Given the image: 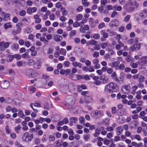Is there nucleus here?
Instances as JSON below:
<instances>
[{
    "label": "nucleus",
    "instance_id": "obj_16",
    "mask_svg": "<svg viewBox=\"0 0 147 147\" xmlns=\"http://www.w3.org/2000/svg\"><path fill=\"white\" fill-rule=\"evenodd\" d=\"M119 63V61H114L112 63H111L110 65L112 67L116 68L118 67Z\"/></svg>",
    "mask_w": 147,
    "mask_h": 147
},
{
    "label": "nucleus",
    "instance_id": "obj_1",
    "mask_svg": "<svg viewBox=\"0 0 147 147\" xmlns=\"http://www.w3.org/2000/svg\"><path fill=\"white\" fill-rule=\"evenodd\" d=\"M118 90L117 84L115 83L110 82L106 85L105 88V92L107 93L116 92Z\"/></svg>",
    "mask_w": 147,
    "mask_h": 147
},
{
    "label": "nucleus",
    "instance_id": "obj_28",
    "mask_svg": "<svg viewBox=\"0 0 147 147\" xmlns=\"http://www.w3.org/2000/svg\"><path fill=\"white\" fill-rule=\"evenodd\" d=\"M111 77L113 79V80L117 81V77L116 74V72H113L112 74L111 75Z\"/></svg>",
    "mask_w": 147,
    "mask_h": 147
},
{
    "label": "nucleus",
    "instance_id": "obj_40",
    "mask_svg": "<svg viewBox=\"0 0 147 147\" xmlns=\"http://www.w3.org/2000/svg\"><path fill=\"white\" fill-rule=\"evenodd\" d=\"M77 118L75 117H72L70 119V122L72 123H75L77 120Z\"/></svg>",
    "mask_w": 147,
    "mask_h": 147
},
{
    "label": "nucleus",
    "instance_id": "obj_44",
    "mask_svg": "<svg viewBox=\"0 0 147 147\" xmlns=\"http://www.w3.org/2000/svg\"><path fill=\"white\" fill-rule=\"evenodd\" d=\"M130 65L133 68H136L138 66L137 64L132 62H131L130 63Z\"/></svg>",
    "mask_w": 147,
    "mask_h": 147
},
{
    "label": "nucleus",
    "instance_id": "obj_15",
    "mask_svg": "<svg viewBox=\"0 0 147 147\" xmlns=\"http://www.w3.org/2000/svg\"><path fill=\"white\" fill-rule=\"evenodd\" d=\"M35 61L33 59H30L26 61V64L30 66L33 65H35Z\"/></svg>",
    "mask_w": 147,
    "mask_h": 147
},
{
    "label": "nucleus",
    "instance_id": "obj_2",
    "mask_svg": "<svg viewBox=\"0 0 147 147\" xmlns=\"http://www.w3.org/2000/svg\"><path fill=\"white\" fill-rule=\"evenodd\" d=\"M33 137V134H29L27 132L24 134L22 139L24 142H29L32 140Z\"/></svg>",
    "mask_w": 147,
    "mask_h": 147
},
{
    "label": "nucleus",
    "instance_id": "obj_27",
    "mask_svg": "<svg viewBox=\"0 0 147 147\" xmlns=\"http://www.w3.org/2000/svg\"><path fill=\"white\" fill-rule=\"evenodd\" d=\"M82 3L83 5L86 7H88L90 4V3L88 2L87 0H82Z\"/></svg>",
    "mask_w": 147,
    "mask_h": 147
},
{
    "label": "nucleus",
    "instance_id": "obj_3",
    "mask_svg": "<svg viewBox=\"0 0 147 147\" xmlns=\"http://www.w3.org/2000/svg\"><path fill=\"white\" fill-rule=\"evenodd\" d=\"M121 89L123 93L128 94L130 92V86L129 84L123 85Z\"/></svg>",
    "mask_w": 147,
    "mask_h": 147
},
{
    "label": "nucleus",
    "instance_id": "obj_56",
    "mask_svg": "<svg viewBox=\"0 0 147 147\" xmlns=\"http://www.w3.org/2000/svg\"><path fill=\"white\" fill-rule=\"evenodd\" d=\"M13 59V56L12 55H10L9 56L7 59L8 62H11Z\"/></svg>",
    "mask_w": 147,
    "mask_h": 147
},
{
    "label": "nucleus",
    "instance_id": "obj_5",
    "mask_svg": "<svg viewBox=\"0 0 147 147\" xmlns=\"http://www.w3.org/2000/svg\"><path fill=\"white\" fill-rule=\"evenodd\" d=\"M93 100L92 96H87L86 98V105L87 106H90L92 104Z\"/></svg>",
    "mask_w": 147,
    "mask_h": 147
},
{
    "label": "nucleus",
    "instance_id": "obj_60",
    "mask_svg": "<svg viewBox=\"0 0 147 147\" xmlns=\"http://www.w3.org/2000/svg\"><path fill=\"white\" fill-rule=\"evenodd\" d=\"M120 137L119 136H115L114 138V141L115 142H117L119 141H120Z\"/></svg>",
    "mask_w": 147,
    "mask_h": 147
},
{
    "label": "nucleus",
    "instance_id": "obj_57",
    "mask_svg": "<svg viewBox=\"0 0 147 147\" xmlns=\"http://www.w3.org/2000/svg\"><path fill=\"white\" fill-rule=\"evenodd\" d=\"M56 144L57 146L60 147L61 146V142L60 140H58L56 141Z\"/></svg>",
    "mask_w": 147,
    "mask_h": 147
},
{
    "label": "nucleus",
    "instance_id": "obj_6",
    "mask_svg": "<svg viewBox=\"0 0 147 147\" xmlns=\"http://www.w3.org/2000/svg\"><path fill=\"white\" fill-rule=\"evenodd\" d=\"M140 49V44L135 43L133 44V45L130 47L129 50L131 51H134L135 50H139Z\"/></svg>",
    "mask_w": 147,
    "mask_h": 147
},
{
    "label": "nucleus",
    "instance_id": "obj_49",
    "mask_svg": "<svg viewBox=\"0 0 147 147\" xmlns=\"http://www.w3.org/2000/svg\"><path fill=\"white\" fill-rule=\"evenodd\" d=\"M55 15L53 13H51L49 16V19L51 20H53L55 19Z\"/></svg>",
    "mask_w": 147,
    "mask_h": 147
},
{
    "label": "nucleus",
    "instance_id": "obj_36",
    "mask_svg": "<svg viewBox=\"0 0 147 147\" xmlns=\"http://www.w3.org/2000/svg\"><path fill=\"white\" fill-rule=\"evenodd\" d=\"M49 140L51 142L54 141L55 140V137L53 136L50 135L49 137Z\"/></svg>",
    "mask_w": 147,
    "mask_h": 147
},
{
    "label": "nucleus",
    "instance_id": "obj_52",
    "mask_svg": "<svg viewBox=\"0 0 147 147\" xmlns=\"http://www.w3.org/2000/svg\"><path fill=\"white\" fill-rule=\"evenodd\" d=\"M90 135L89 134H86L84 135V140L85 141L87 140L90 138Z\"/></svg>",
    "mask_w": 147,
    "mask_h": 147
},
{
    "label": "nucleus",
    "instance_id": "obj_64",
    "mask_svg": "<svg viewBox=\"0 0 147 147\" xmlns=\"http://www.w3.org/2000/svg\"><path fill=\"white\" fill-rule=\"evenodd\" d=\"M70 64L69 62L68 61H65L64 62V65L65 66L68 67Z\"/></svg>",
    "mask_w": 147,
    "mask_h": 147
},
{
    "label": "nucleus",
    "instance_id": "obj_14",
    "mask_svg": "<svg viewBox=\"0 0 147 147\" xmlns=\"http://www.w3.org/2000/svg\"><path fill=\"white\" fill-rule=\"evenodd\" d=\"M9 45V43L8 42H0V46L2 48L6 49L7 48Z\"/></svg>",
    "mask_w": 147,
    "mask_h": 147
},
{
    "label": "nucleus",
    "instance_id": "obj_18",
    "mask_svg": "<svg viewBox=\"0 0 147 147\" xmlns=\"http://www.w3.org/2000/svg\"><path fill=\"white\" fill-rule=\"evenodd\" d=\"M34 18L35 20V22L37 24L41 22V19L39 18L38 15H36L34 16Z\"/></svg>",
    "mask_w": 147,
    "mask_h": 147
},
{
    "label": "nucleus",
    "instance_id": "obj_50",
    "mask_svg": "<svg viewBox=\"0 0 147 147\" xmlns=\"http://www.w3.org/2000/svg\"><path fill=\"white\" fill-rule=\"evenodd\" d=\"M11 25L8 23L5 24L4 25V27L6 29L9 28H11Z\"/></svg>",
    "mask_w": 147,
    "mask_h": 147
},
{
    "label": "nucleus",
    "instance_id": "obj_58",
    "mask_svg": "<svg viewBox=\"0 0 147 147\" xmlns=\"http://www.w3.org/2000/svg\"><path fill=\"white\" fill-rule=\"evenodd\" d=\"M56 7L57 8H61L62 7L61 3L60 2H58L56 4Z\"/></svg>",
    "mask_w": 147,
    "mask_h": 147
},
{
    "label": "nucleus",
    "instance_id": "obj_19",
    "mask_svg": "<svg viewBox=\"0 0 147 147\" xmlns=\"http://www.w3.org/2000/svg\"><path fill=\"white\" fill-rule=\"evenodd\" d=\"M50 12L49 11H47L46 12L45 14L43 15L42 16V18L44 20H46L48 18V16L49 15Z\"/></svg>",
    "mask_w": 147,
    "mask_h": 147
},
{
    "label": "nucleus",
    "instance_id": "obj_32",
    "mask_svg": "<svg viewBox=\"0 0 147 147\" xmlns=\"http://www.w3.org/2000/svg\"><path fill=\"white\" fill-rule=\"evenodd\" d=\"M107 3V0H101L100 5L102 7H104Z\"/></svg>",
    "mask_w": 147,
    "mask_h": 147
},
{
    "label": "nucleus",
    "instance_id": "obj_11",
    "mask_svg": "<svg viewBox=\"0 0 147 147\" xmlns=\"http://www.w3.org/2000/svg\"><path fill=\"white\" fill-rule=\"evenodd\" d=\"M123 130V128L122 126L117 127L116 129V131L117 135L119 136L121 134Z\"/></svg>",
    "mask_w": 147,
    "mask_h": 147
},
{
    "label": "nucleus",
    "instance_id": "obj_45",
    "mask_svg": "<svg viewBox=\"0 0 147 147\" xmlns=\"http://www.w3.org/2000/svg\"><path fill=\"white\" fill-rule=\"evenodd\" d=\"M138 86H133L132 88V91L131 92V93L133 94H134L135 92V91L137 89Z\"/></svg>",
    "mask_w": 147,
    "mask_h": 147
},
{
    "label": "nucleus",
    "instance_id": "obj_26",
    "mask_svg": "<svg viewBox=\"0 0 147 147\" xmlns=\"http://www.w3.org/2000/svg\"><path fill=\"white\" fill-rule=\"evenodd\" d=\"M42 64V62H41L39 60H37L36 63H35V64L37 66V68L39 69L40 68Z\"/></svg>",
    "mask_w": 147,
    "mask_h": 147
},
{
    "label": "nucleus",
    "instance_id": "obj_34",
    "mask_svg": "<svg viewBox=\"0 0 147 147\" xmlns=\"http://www.w3.org/2000/svg\"><path fill=\"white\" fill-rule=\"evenodd\" d=\"M79 120L80 123L81 124H84L85 123V119L83 117H79Z\"/></svg>",
    "mask_w": 147,
    "mask_h": 147
},
{
    "label": "nucleus",
    "instance_id": "obj_29",
    "mask_svg": "<svg viewBox=\"0 0 147 147\" xmlns=\"http://www.w3.org/2000/svg\"><path fill=\"white\" fill-rule=\"evenodd\" d=\"M60 54L63 55H65L66 53V50L64 49L61 48L59 50Z\"/></svg>",
    "mask_w": 147,
    "mask_h": 147
},
{
    "label": "nucleus",
    "instance_id": "obj_41",
    "mask_svg": "<svg viewBox=\"0 0 147 147\" xmlns=\"http://www.w3.org/2000/svg\"><path fill=\"white\" fill-rule=\"evenodd\" d=\"M100 37V35L98 34H95L93 36V38L96 40L99 39Z\"/></svg>",
    "mask_w": 147,
    "mask_h": 147
},
{
    "label": "nucleus",
    "instance_id": "obj_30",
    "mask_svg": "<svg viewBox=\"0 0 147 147\" xmlns=\"http://www.w3.org/2000/svg\"><path fill=\"white\" fill-rule=\"evenodd\" d=\"M109 120L108 119H104L102 121V123L106 126L109 125Z\"/></svg>",
    "mask_w": 147,
    "mask_h": 147
},
{
    "label": "nucleus",
    "instance_id": "obj_62",
    "mask_svg": "<svg viewBox=\"0 0 147 147\" xmlns=\"http://www.w3.org/2000/svg\"><path fill=\"white\" fill-rule=\"evenodd\" d=\"M28 53L26 52L22 54L21 55V57L23 58H26L28 57Z\"/></svg>",
    "mask_w": 147,
    "mask_h": 147
},
{
    "label": "nucleus",
    "instance_id": "obj_63",
    "mask_svg": "<svg viewBox=\"0 0 147 147\" xmlns=\"http://www.w3.org/2000/svg\"><path fill=\"white\" fill-rule=\"evenodd\" d=\"M144 80V77L142 76H140L138 78V80L139 82H142Z\"/></svg>",
    "mask_w": 147,
    "mask_h": 147
},
{
    "label": "nucleus",
    "instance_id": "obj_20",
    "mask_svg": "<svg viewBox=\"0 0 147 147\" xmlns=\"http://www.w3.org/2000/svg\"><path fill=\"white\" fill-rule=\"evenodd\" d=\"M62 38V37L61 36L58 35H56L54 37L55 40L58 42L61 41Z\"/></svg>",
    "mask_w": 147,
    "mask_h": 147
},
{
    "label": "nucleus",
    "instance_id": "obj_47",
    "mask_svg": "<svg viewBox=\"0 0 147 147\" xmlns=\"http://www.w3.org/2000/svg\"><path fill=\"white\" fill-rule=\"evenodd\" d=\"M117 22V21L116 20H112L110 22L109 25L112 26H113V25H115V24Z\"/></svg>",
    "mask_w": 147,
    "mask_h": 147
},
{
    "label": "nucleus",
    "instance_id": "obj_48",
    "mask_svg": "<svg viewBox=\"0 0 147 147\" xmlns=\"http://www.w3.org/2000/svg\"><path fill=\"white\" fill-rule=\"evenodd\" d=\"M107 44L108 43L106 42H103L100 45V46L102 49H104L107 46Z\"/></svg>",
    "mask_w": 147,
    "mask_h": 147
},
{
    "label": "nucleus",
    "instance_id": "obj_4",
    "mask_svg": "<svg viewBox=\"0 0 147 147\" xmlns=\"http://www.w3.org/2000/svg\"><path fill=\"white\" fill-rule=\"evenodd\" d=\"M33 73H34L36 75V76L37 75H38V73L34 71L32 69H26V74L28 76H31L32 77H34L35 76L32 74Z\"/></svg>",
    "mask_w": 147,
    "mask_h": 147
},
{
    "label": "nucleus",
    "instance_id": "obj_43",
    "mask_svg": "<svg viewBox=\"0 0 147 147\" xmlns=\"http://www.w3.org/2000/svg\"><path fill=\"white\" fill-rule=\"evenodd\" d=\"M107 31L108 32V33L109 34V35L110 36H112L115 34V32L111 30H107Z\"/></svg>",
    "mask_w": 147,
    "mask_h": 147
},
{
    "label": "nucleus",
    "instance_id": "obj_54",
    "mask_svg": "<svg viewBox=\"0 0 147 147\" xmlns=\"http://www.w3.org/2000/svg\"><path fill=\"white\" fill-rule=\"evenodd\" d=\"M82 17V15L81 14H78L76 16V19L77 20H80Z\"/></svg>",
    "mask_w": 147,
    "mask_h": 147
},
{
    "label": "nucleus",
    "instance_id": "obj_61",
    "mask_svg": "<svg viewBox=\"0 0 147 147\" xmlns=\"http://www.w3.org/2000/svg\"><path fill=\"white\" fill-rule=\"evenodd\" d=\"M114 129V127L111 126H109L106 128V130L109 131H113Z\"/></svg>",
    "mask_w": 147,
    "mask_h": 147
},
{
    "label": "nucleus",
    "instance_id": "obj_10",
    "mask_svg": "<svg viewBox=\"0 0 147 147\" xmlns=\"http://www.w3.org/2000/svg\"><path fill=\"white\" fill-rule=\"evenodd\" d=\"M147 61V56H144L141 57L140 60V64L141 65H144L146 63Z\"/></svg>",
    "mask_w": 147,
    "mask_h": 147
},
{
    "label": "nucleus",
    "instance_id": "obj_37",
    "mask_svg": "<svg viewBox=\"0 0 147 147\" xmlns=\"http://www.w3.org/2000/svg\"><path fill=\"white\" fill-rule=\"evenodd\" d=\"M94 115L97 116H100L102 115L103 114L101 113V112L98 111H96L94 112Z\"/></svg>",
    "mask_w": 147,
    "mask_h": 147
},
{
    "label": "nucleus",
    "instance_id": "obj_9",
    "mask_svg": "<svg viewBox=\"0 0 147 147\" xmlns=\"http://www.w3.org/2000/svg\"><path fill=\"white\" fill-rule=\"evenodd\" d=\"M100 34L102 35L103 36L101 37V40L102 41H104L105 40V38H107L108 36V34L105 32V30H102L100 32Z\"/></svg>",
    "mask_w": 147,
    "mask_h": 147
},
{
    "label": "nucleus",
    "instance_id": "obj_21",
    "mask_svg": "<svg viewBox=\"0 0 147 147\" xmlns=\"http://www.w3.org/2000/svg\"><path fill=\"white\" fill-rule=\"evenodd\" d=\"M100 79L104 83H107L108 82V79L105 75H102L100 77Z\"/></svg>",
    "mask_w": 147,
    "mask_h": 147
},
{
    "label": "nucleus",
    "instance_id": "obj_38",
    "mask_svg": "<svg viewBox=\"0 0 147 147\" xmlns=\"http://www.w3.org/2000/svg\"><path fill=\"white\" fill-rule=\"evenodd\" d=\"M76 33V31L75 30H72L70 32L69 35L70 36L72 37L74 36Z\"/></svg>",
    "mask_w": 147,
    "mask_h": 147
},
{
    "label": "nucleus",
    "instance_id": "obj_25",
    "mask_svg": "<svg viewBox=\"0 0 147 147\" xmlns=\"http://www.w3.org/2000/svg\"><path fill=\"white\" fill-rule=\"evenodd\" d=\"M136 98L138 100L141 99V96L140 95L141 94V91L140 90H138L136 92Z\"/></svg>",
    "mask_w": 147,
    "mask_h": 147
},
{
    "label": "nucleus",
    "instance_id": "obj_22",
    "mask_svg": "<svg viewBox=\"0 0 147 147\" xmlns=\"http://www.w3.org/2000/svg\"><path fill=\"white\" fill-rule=\"evenodd\" d=\"M1 14H2V16H4V20L5 21L7 20V19H6V18L9 17L10 16L9 14H7L5 12H1Z\"/></svg>",
    "mask_w": 147,
    "mask_h": 147
},
{
    "label": "nucleus",
    "instance_id": "obj_8",
    "mask_svg": "<svg viewBox=\"0 0 147 147\" xmlns=\"http://www.w3.org/2000/svg\"><path fill=\"white\" fill-rule=\"evenodd\" d=\"M72 65L75 67H78L79 68H82L83 66V64L80 62L77 61H74L72 63Z\"/></svg>",
    "mask_w": 147,
    "mask_h": 147
},
{
    "label": "nucleus",
    "instance_id": "obj_39",
    "mask_svg": "<svg viewBox=\"0 0 147 147\" xmlns=\"http://www.w3.org/2000/svg\"><path fill=\"white\" fill-rule=\"evenodd\" d=\"M113 132L109 133L107 134V138L110 139L113 136Z\"/></svg>",
    "mask_w": 147,
    "mask_h": 147
},
{
    "label": "nucleus",
    "instance_id": "obj_51",
    "mask_svg": "<svg viewBox=\"0 0 147 147\" xmlns=\"http://www.w3.org/2000/svg\"><path fill=\"white\" fill-rule=\"evenodd\" d=\"M130 18V15H127L124 18V20L125 22H127L129 20Z\"/></svg>",
    "mask_w": 147,
    "mask_h": 147
},
{
    "label": "nucleus",
    "instance_id": "obj_46",
    "mask_svg": "<svg viewBox=\"0 0 147 147\" xmlns=\"http://www.w3.org/2000/svg\"><path fill=\"white\" fill-rule=\"evenodd\" d=\"M94 67L91 66H90L88 68V71L89 72H93L94 71Z\"/></svg>",
    "mask_w": 147,
    "mask_h": 147
},
{
    "label": "nucleus",
    "instance_id": "obj_35",
    "mask_svg": "<svg viewBox=\"0 0 147 147\" xmlns=\"http://www.w3.org/2000/svg\"><path fill=\"white\" fill-rule=\"evenodd\" d=\"M25 117V116L23 112L19 110V117L24 119Z\"/></svg>",
    "mask_w": 147,
    "mask_h": 147
},
{
    "label": "nucleus",
    "instance_id": "obj_24",
    "mask_svg": "<svg viewBox=\"0 0 147 147\" xmlns=\"http://www.w3.org/2000/svg\"><path fill=\"white\" fill-rule=\"evenodd\" d=\"M114 9L118 11H121L122 9V7L121 6L117 5H114L113 7Z\"/></svg>",
    "mask_w": 147,
    "mask_h": 147
},
{
    "label": "nucleus",
    "instance_id": "obj_12",
    "mask_svg": "<svg viewBox=\"0 0 147 147\" xmlns=\"http://www.w3.org/2000/svg\"><path fill=\"white\" fill-rule=\"evenodd\" d=\"M147 15V10L144 9L141 11L140 14V17L142 19H144Z\"/></svg>",
    "mask_w": 147,
    "mask_h": 147
},
{
    "label": "nucleus",
    "instance_id": "obj_23",
    "mask_svg": "<svg viewBox=\"0 0 147 147\" xmlns=\"http://www.w3.org/2000/svg\"><path fill=\"white\" fill-rule=\"evenodd\" d=\"M94 20L93 18H90L89 20V24L91 28H93L95 26V24L94 23Z\"/></svg>",
    "mask_w": 147,
    "mask_h": 147
},
{
    "label": "nucleus",
    "instance_id": "obj_17",
    "mask_svg": "<svg viewBox=\"0 0 147 147\" xmlns=\"http://www.w3.org/2000/svg\"><path fill=\"white\" fill-rule=\"evenodd\" d=\"M32 28L30 27H26L24 29V32L27 34L31 33L32 32Z\"/></svg>",
    "mask_w": 147,
    "mask_h": 147
},
{
    "label": "nucleus",
    "instance_id": "obj_7",
    "mask_svg": "<svg viewBox=\"0 0 147 147\" xmlns=\"http://www.w3.org/2000/svg\"><path fill=\"white\" fill-rule=\"evenodd\" d=\"M128 2V4L131 6H134L136 7L138 6V3L135 0H129Z\"/></svg>",
    "mask_w": 147,
    "mask_h": 147
},
{
    "label": "nucleus",
    "instance_id": "obj_13",
    "mask_svg": "<svg viewBox=\"0 0 147 147\" xmlns=\"http://www.w3.org/2000/svg\"><path fill=\"white\" fill-rule=\"evenodd\" d=\"M9 86V83L8 81L4 80L1 84V87L3 89L7 88Z\"/></svg>",
    "mask_w": 147,
    "mask_h": 147
},
{
    "label": "nucleus",
    "instance_id": "obj_42",
    "mask_svg": "<svg viewBox=\"0 0 147 147\" xmlns=\"http://www.w3.org/2000/svg\"><path fill=\"white\" fill-rule=\"evenodd\" d=\"M82 23V22H80L79 23H78L77 22H75L73 24V26L74 27L76 28L80 26V24Z\"/></svg>",
    "mask_w": 147,
    "mask_h": 147
},
{
    "label": "nucleus",
    "instance_id": "obj_59",
    "mask_svg": "<svg viewBox=\"0 0 147 147\" xmlns=\"http://www.w3.org/2000/svg\"><path fill=\"white\" fill-rule=\"evenodd\" d=\"M26 13V11H25L24 10H22L20 11L19 12V14L22 16H24Z\"/></svg>",
    "mask_w": 147,
    "mask_h": 147
},
{
    "label": "nucleus",
    "instance_id": "obj_53",
    "mask_svg": "<svg viewBox=\"0 0 147 147\" xmlns=\"http://www.w3.org/2000/svg\"><path fill=\"white\" fill-rule=\"evenodd\" d=\"M106 50L109 52L110 55H112L113 54L114 51L112 49H110L108 48V47H107L106 49Z\"/></svg>",
    "mask_w": 147,
    "mask_h": 147
},
{
    "label": "nucleus",
    "instance_id": "obj_33",
    "mask_svg": "<svg viewBox=\"0 0 147 147\" xmlns=\"http://www.w3.org/2000/svg\"><path fill=\"white\" fill-rule=\"evenodd\" d=\"M90 79V77L88 75L86 74L82 75V79H84L85 80H88Z\"/></svg>",
    "mask_w": 147,
    "mask_h": 147
},
{
    "label": "nucleus",
    "instance_id": "obj_31",
    "mask_svg": "<svg viewBox=\"0 0 147 147\" xmlns=\"http://www.w3.org/2000/svg\"><path fill=\"white\" fill-rule=\"evenodd\" d=\"M61 12L62 13L63 16H66L67 13V11L66 10L65 8L62 7L61 9Z\"/></svg>",
    "mask_w": 147,
    "mask_h": 147
},
{
    "label": "nucleus",
    "instance_id": "obj_55",
    "mask_svg": "<svg viewBox=\"0 0 147 147\" xmlns=\"http://www.w3.org/2000/svg\"><path fill=\"white\" fill-rule=\"evenodd\" d=\"M105 26V24L104 23H100L98 26V28L99 29L102 28Z\"/></svg>",
    "mask_w": 147,
    "mask_h": 147
}]
</instances>
